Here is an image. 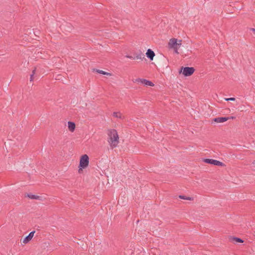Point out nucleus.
<instances>
[{"label": "nucleus", "mask_w": 255, "mask_h": 255, "mask_svg": "<svg viewBox=\"0 0 255 255\" xmlns=\"http://www.w3.org/2000/svg\"><path fill=\"white\" fill-rule=\"evenodd\" d=\"M109 136L108 142L112 148L116 147L119 143V135L116 129H109L108 131Z\"/></svg>", "instance_id": "f257e3e1"}, {"label": "nucleus", "mask_w": 255, "mask_h": 255, "mask_svg": "<svg viewBox=\"0 0 255 255\" xmlns=\"http://www.w3.org/2000/svg\"><path fill=\"white\" fill-rule=\"evenodd\" d=\"M89 157L87 154L83 155L80 160L79 167L81 168L79 169V172L80 173L82 171V168H86L89 164Z\"/></svg>", "instance_id": "f03ea898"}, {"label": "nucleus", "mask_w": 255, "mask_h": 255, "mask_svg": "<svg viewBox=\"0 0 255 255\" xmlns=\"http://www.w3.org/2000/svg\"><path fill=\"white\" fill-rule=\"evenodd\" d=\"M182 70H183L182 74L185 76H190L192 75L195 71V69L193 67H182L181 70L179 71L180 73L182 72Z\"/></svg>", "instance_id": "7ed1b4c3"}, {"label": "nucleus", "mask_w": 255, "mask_h": 255, "mask_svg": "<svg viewBox=\"0 0 255 255\" xmlns=\"http://www.w3.org/2000/svg\"><path fill=\"white\" fill-rule=\"evenodd\" d=\"M134 82L136 83H139L141 84L146 85V86H154V84L151 82L148 81L146 79H136L134 81Z\"/></svg>", "instance_id": "20e7f679"}, {"label": "nucleus", "mask_w": 255, "mask_h": 255, "mask_svg": "<svg viewBox=\"0 0 255 255\" xmlns=\"http://www.w3.org/2000/svg\"><path fill=\"white\" fill-rule=\"evenodd\" d=\"M168 46L170 48L178 49V47H177V39L175 38L171 39L168 43Z\"/></svg>", "instance_id": "39448f33"}, {"label": "nucleus", "mask_w": 255, "mask_h": 255, "mask_svg": "<svg viewBox=\"0 0 255 255\" xmlns=\"http://www.w3.org/2000/svg\"><path fill=\"white\" fill-rule=\"evenodd\" d=\"M35 233V231L31 232L27 236H26L23 240V243L24 244H27L28 243L31 239L33 238L34 234Z\"/></svg>", "instance_id": "423d86ee"}, {"label": "nucleus", "mask_w": 255, "mask_h": 255, "mask_svg": "<svg viewBox=\"0 0 255 255\" xmlns=\"http://www.w3.org/2000/svg\"><path fill=\"white\" fill-rule=\"evenodd\" d=\"M147 57L150 60H152L154 56H155L154 52L150 49H148L146 53Z\"/></svg>", "instance_id": "0eeeda50"}, {"label": "nucleus", "mask_w": 255, "mask_h": 255, "mask_svg": "<svg viewBox=\"0 0 255 255\" xmlns=\"http://www.w3.org/2000/svg\"><path fill=\"white\" fill-rule=\"evenodd\" d=\"M229 119V118L218 117L213 119V121L216 123H224Z\"/></svg>", "instance_id": "6e6552de"}, {"label": "nucleus", "mask_w": 255, "mask_h": 255, "mask_svg": "<svg viewBox=\"0 0 255 255\" xmlns=\"http://www.w3.org/2000/svg\"><path fill=\"white\" fill-rule=\"evenodd\" d=\"M68 127L70 131H73L75 128V124L72 122H68Z\"/></svg>", "instance_id": "1a4fd4ad"}, {"label": "nucleus", "mask_w": 255, "mask_h": 255, "mask_svg": "<svg viewBox=\"0 0 255 255\" xmlns=\"http://www.w3.org/2000/svg\"><path fill=\"white\" fill-rule=\"evenodd\" d=\"M230 240L231 242L234 243H243L244 241L241 238H239L237 237H231Z\"/></svg>", "instance_id": "9d476101"}, {"label": "nucleus", "mask_w": 255, "mask_h": 255, "mask_svg": "<svg viewBox=\"0 0 255 255\" xmlns=\"http://www.w3.org/2000/svg\"><path fill=\"white\" fill-rule=\"evenodd\" d=\"M143 56V54L140 51H139V53H136L134 54V57L133 59L136 58L137 59H141L144 57Z\"/></svg>", "instance_id": "9b49d317"}, {"label": "nucleus", "mask_w": 255, "mask_h": 255, "mask_svg": "<svg viewBox=\"0 0 255 255\" xmlns=\"http://www.w3.org/2000/svg\"><path fill=\"white\" fill-rule=\"evenodd\" d=\"M203 161L206 163L211 164H214L215 160L213 159H204L203 160Z\"/></svg>", "instance_id": "f8f14e48"}, {"label": "nucleus", "mask_w": 255, "mask_h": 255, "mask_svg": "<svg viewBox=\"0 0 255 255\" xmlns=\"http://www.w3.org/2000/svg\"><path fill=\"white\" fill-rule=\"evenodd\" d=\"M27 196L31 199H40V197L39 196L27 194Z\"/></svg>", "instance_id": "ddd939ff"}, {"label": "nucleus", "mask_w": 255, "mask_h": 255, "mask_svg": "<svg viewBox=\"0 0 255 255\" xmlns=\"http://www.w3.org/2000/svg\"><path fill=\"white\" fill-rule=\"evenodd\" d=\"M214 165L220 166H225V164L224 163L217 160H215V163Z\"/></svg>", "instance_id": "4468645a"}, {"label": "nucleus", "mask_w": 255, "mask_h": 255, "mask_svg": "<svg viewBox=\"0 0 255 255\" xmlns=\"http://www.w3.org/2000/svg\"><path fill=\"white\" fill-rule=\"evenodd\" d=\"M96 71L100 73V74H103V75H110L111 76V74L110 73H108L107 72H105V71H102V70H96Z\"/></svg>", "instance_id": "2eb2a0df"}, {"label": "nucleus", "mask_w": 255, "mask_h": 255, "mask_svg": "<svg viewBox=\"0 0 255 255\" xmlns=\"http://www.w3.org/2000/svg\"><path fill=\"white\" fill-rule=\"evenodd\" d=\"M113 116L114 117L120 118V119H122V115L119 112H114Z\"/></svg>", "instance_id": "dca6fc26"}, {"label": "nucleus", "mask_w": 255, "mask_h": 255, "mask_svg": "<svg viewBox=\"0 0 255 255\" xmlns=\"http://www.w3.org/2000/svg\"><path fill=\"white\" fill-rule=\"evenodd\" d=\"M179 197L181 199L188 200H193L192 198L190 197H186L183 195H180Z\"/></svg>", "instance_id": "f3484780"}, {"label": "nucleus", "mask_w": 255, "mask_h": 255, "mask_svg": "<svg viewBox=\"0 0 255 255\" xmlns=\"http://www.w3.org/2000/svg\"><path fill=\"white\" fill-rule=\"evenodd\" d=\"M35 69H34L33 71H32V74L30 75V81L31 82L33 80V78H34V75L35 74Z\"/></svg>", "instance_id": "a211bd4d"}, {"label": "nucleus", "mask_w": 255, "mask_h": 255, "mask_svg": "<svg viewBox=\"0 0 255 255\" xmlns=\"http://www.w3.org/2000/svg\"><path fill=\"white\" fill-rule=\"evenodd\" d=\"M225 100L226 101H234L236 99L235 98H225Z\"/></svg>", "instance_id": "6ab92c4d"}, {"label": "nucleus", "mask_w": 255, "mask_h": 255, "mask_svg": "<svg viewBox=\"0 0 255 255\" xmlns=\"http://www.w3.org/2000/svg\"><path fill=\"white\" fill-rule=\"evenodd\" d=\"M181 42H182V40H179L178 41H177V47H178V48L181 45Z\"/></svg>", "instance_id": "aec40b11"}, {"label": "nucleus", "mask_w": 255, "mask_h": 255, "mask_svg": "<svg viewBox=\"0 0 255 255\" xmlns=\"http://www.w3.org/2000/svg\"><path fill=\"white\" fill-rule=\"evenodd\" d=\"M126 57L130 59H133V57L130 55H126Z\"/></svg>", "instance_id": "412c9836"}, {"label": "nucleus", "mask_w": 255, "mask_h": 255, "mask_svg": "<svg viewBox=\"0 0 255 255\" xmlns=\"http://www.w3.org/2000/svg\"><path fill=\"white\" fill-rule=\"evenodd\" d=\"M250 30L252 31L255 34V28H250Z\"/></svg>", "instance_id": "4be33fe9"}, {"label": "nucleus", "mask_w": 255, "mask_h": 255, "mask_svg": "<svg viewBox=\"0 0 255 255\" xmlns=\"http://www.w3.org/2000/svg\"><path fill=\"white\" fill-rule=\"evenodd\" d=\"M174 49L175 52L176 53H178V49Z\"/></svg>", "instance_id": "5701e85b"}, {"label": "nucleus", "mask_w": 255, "mask_h": 255, "mask_svg": "<svg viewBox=\"0 0 255 255\" xmlns=\"http://www.w3.org/2000/svg\"><path fill=\"white\" fill-rule=\"evenodd\" d=\"M252 164L255 166V160L253 161Z\"/></svg>", "instance_id": "b1692460"}, {"label": "nucleus", "mask_w": 255, "mask_h": 255, "mask_svg": "<svg viewBox=\"0 0 255 255\" xmlns=\"http://www.w3.org/2000/svg\"><path fill=\"white\" fill-rule=\"evenodd\" d=\"M229 119H234L235 118V117H229Z\"/></svg>", "instance_id": "393cba45"}]
</instances>
